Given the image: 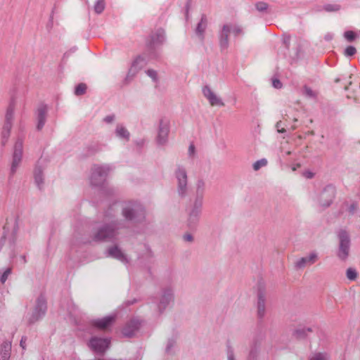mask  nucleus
<instances>
[{"label":"nucleus","instance_id":"obj_1","mask_svg":"<svg viewBox=\"0 0 360 360\" xmlns=\"http://www.w3.org/2000/svg\"><path fill=\"white\" fill-rule=\"evenodd\" d=\"M339 240L338 257L342 260H345L349 254L350 240L346 232L340 233Z\"/></svg>","mask_w":360,"mask_h":360},{"label":"nucleus","instance_id":"obj_2","mask_svg":"<svg viewBox=\"0 0 360 360\" xmlns=\"http://www.w3.org/2000/svg\"><path fill=\"white\" fill-rule=\"evenodd\" d=\"M143 212V207L136 202H129L123 208V215L127 219H133Z\"/></svg>","mask_w":360,"mask_h":360},{"label":"nucleus","instance_id":"obj_3","mask_svg":"<svg viewBox=\"0 0 360 360\" xmlns=\"http://www.w3.org/2000/svg\"><path fill=\"white\" fill-rule=\"evenodd\" d=\"M110 342L107 338H93L89 342V347L95 352L103 354L108 348Z\"/></svg>","mask_w":360,"mask_h":360},{"label":"nucleus","instance_id":"obj_4","mask_svg":"<svg viewBox=\"0 0 360 360\" xmlns=\"http://www.w3.org/2000/svg\"><path fill=\"white\" fill-rule=\"evenodd\" d=\"M13 115V110L11 108H8L6 113L5 122L1 131L3 144L7 141V139L10 136V131L12 127Z\"/></svg>","mask_w":360,"mask_h":360},{"label":"nucleus","instance_id":"obj_5","mask_svg":"<svg viewBox=\"0 0 360 360\" xmlns=\"http://www.w3.org/2000/svg\"><path fill=\"white\" fill-rule=\"evenodd\" d=\"M232 32L234 34L238 35L241 33V29L236 25H226L223 27L222 32L220 37V46L221 48H226L229 42V34Z\"/></svg>","mask_w":360,"mask_h":360},{"label":"nucleus","instance_id":"obj_6","mask_svg":"<svg viewBox=\"0 0 360 360\" xmlns=\"http://www.w3.org/2000/svg\"><path fill=\"white\" fill-rule=\"evenodd\" d=\"M319 259V254L316 252H311L305 257L298 259L295 262V266L302 269L307 266H310L315 264Z\"/></svg>","mask_w":360,"mask_h":360},{"label":"nucleus","instance_id":"obj_7","mask_svg":"<svg viewBox=\"0 0 360 360\" xmlns=\"http://www.w3.org/2000/svg\"><path fill=\"white\" fill-rule=\"evenodd\" d=\"M178 181V192L180 195H184L187 190V174L184 169H179L176 172Z\"/></svg>","mask_w":360,"mask_h":360},{"label":"nucleus","instance_id":"obj_8","mask_svg":"<svg viewBox=\"0 0 360 360\" xmlns=\"http://www.w3.org/2000/svg\"><path fill=\"white\" fill-rule=\"evenodd\" d=\"M203 95L212 106H224V103L208 86L202 89Z\"/></svg>","mask_w":360,"mask_h":360},{"label":"nucleus","instance_id":"obj_9","mask_svg":"<svg viewBox=\"0 0 360 360\" xmlns=\"http://www.w3.org/2000/svg\"><path fill=\"white\" fill-rule=\"evenodd\" d=\"M115 321L114 316H108L93 321V326L101 330H105L112 325Z\"/></svg>","mask_w":360,"mask_h":360},{"label":"nucleus","instance_id":"obj_10","mask_svg":"<svg viewBox=\"0 0 360 360\" xmlns=\"http://www.w3.org/2000/svg\"><path fill=\"white\" fill-rule=\"evenodd\" d=\"M115 235L113 226H103L96 236L97 240H108Z\"/></svg>","mask_w":360,"mask_h":360},{"label":"nucleus","instance_id":"obj_11","mask_svg":"<svg viewBox=\"0 0 360 360\" xmlns=\"http://www.w3.org/2000/svg\"><path fill=\"white\" fill-rule=\"evenodd\" d=\"M11 351V344L5 342L1 345L0 351V360H9Z\"/></svg>","mask_w":360,"mask_h":360},{"label":"nucleus","instance_id":"obj_12","mask_svg":"<svg viewBox=\"0 0 360 360\" xmlns=\"http://www.w3.org/2000/svg\"><path fill=\"white\" fill-rule=\"evenodd\" d=\"M169 134V127L167 124H161L158 135V141L160 144H163L167 141Z\"/></svg>","mask_w":360,"mask_h":360},{"label":"nucleus","instance_id":"obj_13","mask_svg":"<svg viewBox=\"0 0 360 360\" xmlns=\"http://www.w3.org/2000/svg\"><path fill=\"white\" fill-rule=\"evenodd\" d=\"M110 256L117 259L122 262H125L127 260L125 255L123 252L116 246L112 247L108 250Z\"/></svg>","mask_w":360,"mask_h":360},{"label":"nucleus","instance_id":"obj_14","mask_svg":"<svg viewBox=\"0 0 360 360\" xmlns=\"http://www.w3.org/2000/svg\"><path fill=\"white\" fill-rule=\"evenodd\" d=\"M104 176H105V172L103 171V169L100 167H96L94 168V171L92 174V176H91V181H92V184L96 185L98 184V182L96 181L94 179H96V177H99L100 179V181H102L104 178Z\"/></svg>","mask_w":360,"mask_h":360},{"label":"nucleus","instance_id":"obj_15","mask_svg":"<svg viewBox=\"0 0 360 360\" xmlns=\"http://www.w3.org/2000/svg\"><path fill=\"white\" fill-rule=\"evenodd\" d=\"M265 312V304H264V296L260 293L258 295V302H257V314L258 316L262 317L264 315Z\"/></svg>","mask_w":360,"mask_h":360},{"label":"nucleus","instance_id":"obj_16","mask_svg":"<svg viewBox=\"0 0 360 360\" xmlns=\"http://www.w3.org/2000/svg\"><path fill=\"white\" fill-rule=\"evenodd\" d=\"M34 176L36 184H37L38 187L41 188L44 184V178L41 169L37 168L34 170Z\"/></svg>","mask_w":360,"mask_h":360},{"label":"nucleus","instance_id":"obj_17","mask_svg":"<svg viewBox=\"0 0 360 360\" xmlns=\"http://www.w3.org/2000/svg\"><path fill=\"white\" fill-rule=\"evenodd\" d=\"M202 198H203V184H200V185L198 186V188L197 189V198L195 200V205H198V206H201L202 203Z\"/></svg>","mask_w":360,"mask_h":360},{"label":"nucleus","instance_id":"obj_18","mask_svg":"<svg viewBox=\"0 0 360 360\" xmlns=\"http://www.w3.org/2000/svg\"><path fill=\"white\" fill-rule=\"evenodd\" d=\"M131 326H128L123 328L122 333L124 336L131 337L134 335L136 330L138 329L136 324H133L131 330Z\"/></svg>","mask_w":360,"mask_h":360},{"label":"nucleus","instance_id":"obj_19","mask_svg":"<svg viewBox=\"0 0 360 360\" xmlns=\"http://www.w3.org/2000/svg\"><path fill=\"white\" fill-rule=\"evenodd\" d=\"M330 356L326 352H317L314 354L309 360H329Z\"/></svg>","mask_w":360,"mask_h":360},{"label":"nucleus","instance_id":"obj_20","mask_svg":"<svg viewBox=\"0 0 360 360\" xmlns=\"http://www.w3.org/2000/svg\"><path fill=\"white\" fill-rule=\"evenodd\" d=\"M22 143L21 141H18L15 145L13 157L22 159Z\"/></svg>","mask_w":360,"mask_h":360},{"label":"nucleus","instance_id":"obj_21","mask_svg":"<svg viewBox=\"0 0 360 360\" xmlns=\"http://www.w3.org/2000/svg\"><path fill=\"white\" fill-rule=\"evenodd\" d=\"M45 115H46L45 110L40 109L39 110V115H38V120H39V123H38V126H37L38 129H41L43 127V125L44 124Z\"/></svg>","mask_w":360,"mask_h":360},{"label":"nucleus","instance_id":"obj_22","mask_svg":"<svg viewBox=\"0 0 360 360\" xmlns=\"http://www.w3.org/2000/svg\"><path fill=\"white\" fill-rule=\"evenodd\" d=\"M267 163V160L265 158L257 160L252 165L253 169L255 171H258L261 167L266 166Z\"/></svg>","mask_w":360,"mask_h":360},{"label":"nucleus","instance_id":"obj_23","mask_svg":"<svg viewBox=\"0 0 360 360\" xmlns=\"http://www.w3.org/2000/svg\"><path fill=\"white\" fill-rule=\"evenodd\" d=\"M105 8L104 0H98L94 5V11L96 13H101Z\"/></svg>","mask_w":360,"mask_h":360},{"label":"nucleus","instance_id":"obj_24","mask_svg":"<svg viewBox=\"0 0 360 360\" xmlns=\"http://www.w3.org/2000/svg\"><path fill=\"white\" fill-rule=\"evenodd\" d=\"M117 135L121 138L129 139V133L122 127H118L117 129Z\"/></svg>","mask_w":360,"mask_h":360},{"label":"nucleus","instance_id":"obj_25","mask_svg":"<svg viewBox=\"0 0 360 360\" xmlns=\"http://www.w3.org/2000/svg\"><path fill=\"white\" fill-rule=\"evenodd\" d=\"M86 85L85 84L81 83L78 84L76 88L75 93L76 95H82L86 92Z\"/></svg>","mask_w":360,"mask_h":360},{"label":"nucleus","instance_id":"obj_26","mask_svg":"<svg viewBox=\"0 0 360 360\" xmlns=\"http://www.w3.org/2000/svg\"><path fill=\"white\" fill-rule=\"evenodd\" d=\"M205 27H206V21L204 20L203 18H202L201 21L198 25V27L196 29V32L198 34L202 35L205 30Z\"/></svg>","mask_w":360,"mask_h":360},{"label":"nucleus","instance_id":"obj_27","mask_svg":"<svg viewBox=\"0 0 360 360\" xmlns=\"http://www.w3.org/2000/svg\"><path fill=\"white\" fill-rule=\"evenodd\" d=\"M347 277L349 280H355L356 278V272L354 269H348L347 270Z\"/></svg>","mask_w":360,"mask_h":360},{"label":"nucleus","instance_id":"obj_28","mask_svg":"<svg viewBox=\"0 0 360 360\" xmlns=\"http://www.w3.org/2000/svg\"><path fill=\"white\" fill-rule=\"evenodd\" d=\"M21 162V159L19 158L13 157V162L11 166L12 172H15L20 162Z\"/></svg>","mask_w":360,"mask_h":360},{"label":"nucleus","instance_id":"obj_29","mask_svg":"<svg viewBox=\"0 0 360 360\" xmlns=\"http://www.w3.org/2000/svg\"><path fill=\"white\" fill-rule=\"evenodd\" d=\"M256 8L259 11H264L268 8V4L265 2H258L255 4Z\"/></svg>","mask_w":360,"mask_h":360},{"label":"nucleus","instance_id":"obj_30","mask_svg":"<svg viewBox=\"0 0 360 360\" xmlns=\"http://www.w3.org/2000/svg\"><path fill=\"white\" fill-rule=\"evenodd\" d=\"M304 94L309 97H315L316 93L314 92L309 87H304Z\"/></svg>","mask_w":360,"mask_h":360},{"label":"nucleus","instance_id":"obj_31","mask_svg":"<svg viewBox=\"0 0 360 360\" xmlns=\"http://www.w3.org/2000/svg\"><path fill=\"white\" fill-rule=\"evenodd\" d=\"M345 53V55L352 56L355 54L356 49L354 46H349L346 48Z\"/></svg>","mask_w":360,"mask_h":360},{"label":"nucleus","instance_id":"obj_32","mask_svg":"<svg viewBox=\"0 0 360 360\" xmlns=\"http://www.w3.org/2000/svg\"><path fill=\"white\" fill-rule=\"evenodd\" d=\"M356 37V34L354 32L352 31H347L345 33V37L349 41H352Z\"/></svg>","mask_w":360,"mask_h":360},{"label":"nucleus","instance_id":"obj_33","mask_svg":"<svg viewBox=\"0 0 360 360\" xmlns=\"http://www.w3.org/2000/svg\"><path fill=\"white\" fill-rule=\"evenodd\" d=\"M139 58H137L134 64L132 65L131 68L129 69V75L131 74L132 76H134L136 72H137V68H136V65L138 64L139 63Z\"/></svg>","mask_w":360,"mask_h":360},{"label":"nucleus","instance_id":"obj_34","mask_svg":"<svg viewBox=\"0 0 360 360\" xmlns=\"http://www.w3.org/2000/svg\"><path fill=\"white\" fill-rule=\"evenodd\" d=\"M333 198H334V194H333V193H332L331 195H330V196H329L328 199H327V200H326V202H322V201H321V205H322L323 207H326L330 206V204L332 203V202H333Z\"/></svg>","mask_w":360,"mask_h":360},{"label":"nucleus","instance_id":"obj_35","mask_svg":"<svg viewBox=\"0 0 360 360\" xmlns=\"http://www.w3.org/2000/svg\"><path fill=\"white\" fill-rule=\"evenodd\" d=\"M340 9L338 5H327L325 6V10L327 11H337Z\"/></svg>","mask_w":360,"mask_h":360},{"label":"nucleus","instance_id":"obj_36","mask_svg":"<svg viewBox=\"0 0 360 360\" xmlns=\"http://www.w3.org/2000/svg\"><path fill=\"white\" fill-rule=\"evenodd\" d=\"M11 269H7L4 272V274H3L2 276H1V278L2 283H4L6 281L8 276L11 274Z\"/></svg>","mask_w":360,"mask_h":360},{"label":"nucleus","instance_id":"obj_37","mask_svg":"<svg viewBox=\"0 0 360 360\" xmlns=\"http://www.w3.org/2000/svg\"><path fill=\"white\" fill-rule=\"evenodd\" d=\"M147 75L151 77L154 81L157 79V72L153 70H148L147 71Z\"/></svg>","mask_w":360,"mask_h":360},{"label":"nucleus","instance_id":"obj_38","mask_svg":"<svg viewBox=\"0 0 360 360\" xmlns=\"http://www.w3.org/2000/svg\"><path fill=\"white\" fill-rule=\"evenodd\" d=\"M303 176L307 179H312L314 176V174L310 171H306L303 173Z\"/></svg>","mask_w":360,"mask_h":360},{"label":"nucleus","instance_id":"obj_39","mask_svg":"<svg viewBox=\"0 0 360 360\" xmlns=\"http://www.w3.org/2000/svg\"><path fill=\"white\" fill-rule=\"evenodd\" d=\"M357 208H358V207H357L356 204H355V203L352 204L349 208V212H351V213L354 212L357 210Z\"/></svg>","mask_w":360,"mask_h":360},{"label":"nucleus","instance_id":"obj_40","mask_svg":"<svg viewBox=\"0 0 360 360\" xmlns=\"http://www.w3.org/2000/svg\"><path fill=\"white\" fill-rule=\"evenodd\" d=\"M273 85L276 88H281V83L278 79H274L273 81Z\"/></svg>","mask_w":360,"mask_h":360},{"label":"nucleus","instance_id":"obj_41","mask_svg":"<svg viewBox=\"0 0 360 360\" xmlns=\"http://www.w3.org/2000/svg\"><path fill=\"white\" fill-rule=\"evenodd\" d=\"M184 239L186 240V241H192L193 240V237L191 234L189 233H187V234H185L184 236Z\"/></svg>","mask_w":360,"mask_h":360},{"label":"nucleus","instance_id":"obj_42","mask_svg":"<svg viewBox=\"0 0 360 360\" xmlns=\"http://www.w3.org/2000/svg\"><path fill=\"white\" fill-rule=\"evenodd\" d=\"M20 346L22 349L25 348V346H26V338L25 337L22 338V339L20 340Z\"/></svg>","mask_w":360,"mask_h":360},{"label":"nucleus","instance_id":"obj_43","mask_svg":"<svg viewBox=\"0 0 360 360\" xmlns=\"http://www.w3.org/2000/svg\"><path fill=\"white\" fill-rule=\"evenodd\" d=\"M195 147L193 145H191L189 146L188 150L191 154H193L194 153Z\"/></svg>","mask_w":360,"mask_h":360},{"label":"nucleus","instance_id":"obj_44","mask_svg":"<svg viewBox=\"0 0 360 360\" xmlns=\"http://www.w3.org/2000/svg\"><path fill=\"white\" fill-rule=\"evenodd\" d=\"M113 120V117H106L105 118V120L107 122H112Z\"/></svg>","mask_w":360,"mask_h":360},{"label":"nucleus","instance_id":"obj_45","mask_svg":"<svg viewBox=\"0 0 360 360\" xmlns=\"http://www.w3.org/2000/svg\"><path fill=\"white\" fill-rule=\"evenodd\" d=\"M278 131L280 133H283L285 131V129L282 128L281 129H278Z\"/></svg>","mask_w":360,"mask_h":360},{"label":"nucleus","instance_id":"obj_46","mask_svg":"<svg viewBox=\"0 0 360 360\" xmlns=\"http://www.w3.org/2000/svg\"><path fill=\"white\" fill-rule=\"evenodd\" d=\"M327 195L326 193H323L322 195H321V198H327Z\"/></svg>","mask_w":360,"mask_h":360},{"label":"nucleus","instance_id":"obj_47","mask_svg":"<svg viewBox=\"0 0 360 360\" xmlns=\"http://www.w3.org/2000/svg\"><path fill=\"white\" fill-rule=\"evenodd\" d=\"M279 124H280V122H277L276 127H277L278 129V127H281V125H279Z\"/></svg>","mask_w":360,"mask_h":360},{"label":"nucleus","instance_id":"obj_48","mask_svg":"<svg viewBox=\"0 0 360 360\" xmlns=\"http://www.w3.org/2000/svg\"><path fill=\"white\" fill-rule=\"evenodd\" d=\"M345 90H347V89H348V86H346L345 87Z\"/></svg>","mask_w":360,"mask_h":360},{"label":"nucleus","instance_id":"obj_49","mask_svg":"<svg viewBox=\"0 0 360 360\" xmlns=\"http://www.w3.org/2000/svg\"><path fill=\"white\" fill-rule=\"evenodd\" d=\"M339 82L338 79H335V82Z\"/></svg>","mask_w":360,"mask_h":360}]
</instances>
